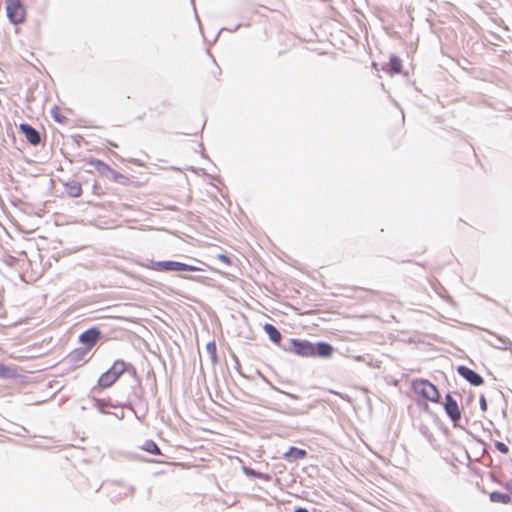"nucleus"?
<instances>
[{
    "label": "nucleus",
    "mask_w": 512,
    "mask_h": 512,
    "mask_svg": "<svg viewBox=\"0 0 512 512\" xmlns=\"http://www.w3.org/2000/svg\"><path fill=\"white\" fill-rule=\"evenodd\" d=\"M144 266L148 269L161 272H178V271H201L202 269L196 266L188 265L178 261H153L148 260Z\"/></svg>",
    "instance_id": "obj_1"
},
{
    "label": "nucleus",
    "mask_w": 512,
    "mask_h": 512,
    "mask_svg": "<svg viewBox=\"0 0 512 512\" xmlns=\"http://www.w3.org/2000/svg\"><path fill=\"white\" fill-rule=\"evenodd\" d=\"M413 389L414 392L421 397H423L426 400H429L431 402H438L439 401V392L437 388L430 383L428 380L424 379H418L413 381Z\"/></svg>",
    "instance_id": "obj_2"
},
{
    "label": "nucleus",
    "mask_w": 512,
    "mask_h": 512,
    "mask_svg": "<svg viewBox=\"0 0 512 512\" xmlns=\"http://www.w3.org/2000/svg\"><path fill=\"white\" fill-rule=\"evenodd\" d=\"M6 14L8 19L13 24H20L24 22L26 17V9L22 0H6Z\"/></svg>",
    "instance_id": "obj_3"
},
{
    "label": "nucleus",
    "mask_w": 512,
    "mask_h": 512,
    "mask_svg": "<svg viewBox=\"0 0 512 512\" xmlns=\"http://www.w3.org/2000/svg\"><path fill=\"white\" fill-rule=\"evenodd\" d=\"M292 350L296 354L304 357L313 356L316 354L315 346L312 343L304 340H293Z\"/></svg>",
    "instance_id": "obj_4"
},
{
    "label": "nucleus",
    "mask_w": 512,
    "mask_h": 512,
    "mask_svg": "<svg viewBox=\"0 0 512 512\" xmlns=\"http://www.w3.org/2000/svg\"><path fill=\"white\" fill-rule=\"evenodd\" d=\"M444 409L454 424L460 420L461 412L459 410L458 404L450 394H447L445 397Z\"/></svg>",
    "instance_id": "obj_5"
},
{
    "label": "nucleus",
    "mask_w": 512,
    "mask_h": 512,
    "mask_svg": "<svg viewBox=\"0 0 512 512\" xmlns=\"http://www.w3.org/2000/svg\"><path fill=\"white\" fill-rule=\"evenodd\" d=\"M457 371L459 375H461L463 378H465L468 382H470L474 386H478L483 383L482 377L474 372L473 370L465 367V366H459L457 368Z\"/></svg>",
    "instance_id": "obj_6"
},
{
    "label": "nucleus",
    "mask_w": 512,
    "mask_h": 512,
    "mask_svg": "<svg viewBox=\"0 0 512 512\" xmlns=\"http://www.w3.org/2000/svg\"><path fill=\"white\" fill-rule=\"evenodd\" d=\"M19 128L31 144L37 145L40 143V135L33 127L28 124H21Z\"/></svg>",
    "instance_id": "obj_7"
},
{
    "label": "nucleus",
    "mask_w": 512,
    "mask_h": 512,
    "mask_svg": "<svg viewBox=\"0 0 512 512\" xmlns=\"http://www.w3.org/2000/svg\"><path fill=\"white\" fill-rule=\"evenodd\" d=\"M99 335H100L99 331H97L95 329H90V330H87L84 333H82L80 335L79 339L83 344L92 346L98 340Z\"/></svg>",
    "instance_id": "obj_8"
},
{
    "label": "nucleus",
    "mask_w": 512,
    "mask_h": 512,
    "mask_svg": "<svg viewBox=\"0 0 512 512\" xmlns=\"http://www.w3.org/2000/svg\"><path fill=\"white\" fill-rule=\"evenodd\" d=\"M119 377L116 376L115 373L111 369L103 373L99 378V385L103 388L110 387L112 384H114Z\"/></svg>",
    "instance_id": "obj_9"
},
{
    "label": "nucleus",
    "mask_w": 512,
    "mask_h": 512,
    "mask_svg": "<svg viewBox=\"0 0 512 512\" xmlns=\"http://www.w3.org/2000/svg\"><path fill=\"white\" fill-rule=\"evenodd\" d=\"M307 455L306 451L305 450H302V449H299V448H296V447H291L284 455V459L288 460V461H293V460H298V459H302L304 458L305 456Z\"/></svg>",
    "instance_id": "obj_10"
},
{
    "label": "nucleus",
    "mask_w": 512,
    "mask_h": 512,
    "mask_svg": "<svg viewBox=\"0 0 512 512\" xmlns=\"http://www.w3.org/2000/svg\"><path fill=\"white\" fill-rule=\"evenodd\" d=\"M316 354H318L320 357L328 358L332 355L333 348L330 344L325 342H320L315 347Z\"/></svg>",
    "instance_id": "obj_11"
},
{
    "label": "nucleus",
    "mask_w": 512,
    "mask_h": 512,
    "mask_svg": "<svg viewBox=\"0 0 512 512\" xmlns=\"http://www.w3.org/2000/svg\"><path fill=\"white\" fill-rule=\"evenodd\" d=\"M487 342L498 349H506L509 345V341L507 339L492 334L490 335V339H487Z\"/></svg>",
    "instance_id": "obj_12"
},
{
    "label": "nucleus",
    "mask_w": 512,
    "mask_h": 512,
    "mask_svg": "<svg viewBox=\"0 0 512 512\" xmlns=\"http://www.w3.org/2000/svg\"><path fill=\"white\" fill-rule=\"evenodd\" d=\"M264 330L269 336L270 340L274 343H278L281 340L280 332L271 324H265Z\"/></svg>",
    "instance_id": "obj_13"
},
{
    "label": "nucleus",
    "mask_w": 512,
    "mask_h": 512,
    "mask_svg": "<svg viewBox=\"0 0 512 512\" xmlns=\"http://www.w3.org/2000/svg\"><path fill=\"white\" fill-rule=\"evenodd\" d=\"M92 165L102 175L116 174V171L111 169L107 164H105L102 161L95 160V161L92 162Z\"/></svg>",
    "instance_id": "obj_14"
},
{
    "label": "nucleus",
    "mask_w": 512,
    "mask_h": 512,
    "mask_svg": "<svg viewBox=\"0 0 512 512\" xmlns=\"http://www.w3.org/2000/svg\"><path fill=\"white\" fill-rule=\"evenodd\" d=\"M490 500L492 502L508 503L511 500V498L508 494H504L501 492H492L490 494Z\"/></svg>",
    "instance_id": "obj_15"
},
{
    "label": "nucleus",
    "mask_w": 512,
    "mask_h": 512,
    "mask_svg": "<svg viewBox=\"0 0 512 512\" xmlns=\"http://www.w3.org/2000/svg\"><path fill=\"white\" fill-rule=\"evenodd\" d=\"M110 369L120 377L126 370V364L123 361H115Z\"/></svg>",
    "instance_id": "obj_16"
},
{
    "label": "nucleus",
    "mask_w": 512,
    "mask_h": 512,
    "mask_svg": "<svg viewBox=\"0 0 512 512\" xmlns=\"http://www.w3.org/2000/svg\"><path fill=\"white\" fill-rule=\"evenodd\" d=\"M143 450L155 455L160 454L158 446L153 441H146L143 445Z\"/></svg>",
    "instance_id": "obj_17"
},
{
    "label": "nucleus",
    "mask_w": 512,
    "mask_h": 512,
    "mask_svg": "<svg viewBox=\"0 0 512 512\" xmlns=\"http://www.w3.org/2000/svg\"><path fill=\"white\" fill-rule=\"evenodd\" d=\"M389 65L394 73H399L401 71V60L398 57L392 56L390 58Z\"/></svg>",
    "instance_id": "obj_18"
},
{
    "label": "nucleus",
    "mask_w": 512,
    "mask_h": 512,
    "mask_svg": "<svg viewBox=\"0 0 512 512\" xmlns=\"http://www.w3.org/2000/svg\"><path fill=\"white\" fill-rule=\"evenodd\" d=\"M206 351L210 355L212 362H216L217 355H216V345L214 341L208 342L206 344Z\"/></svg>",
    "instance_id": "obj_19"
},
{
    "label": "nucleus",
    "mask_w": 512,
    "mask_h": 512,
    "mask_svg": "<svg viewBox=\"0 0 512 512\" xmlns=\"http://www.w3.org/2000/svg\"><path fill=\"white\" fill-rule=\"evenodd\" d=\"M12 376H14V371L10 367L0 363V377L8 378Z\"/></svg>",
    "instance_id": "obj_20"
},
{
    "label": "nucleus",
    "mask_w": 512,
    "mask_h": 512,
    "mask_svg": "<svg viewBox=\"0 0 512 512\" xmlns=\"http://www.w3.org/2000/svg\"><path fill=\"white\" fill-rule=\"evenodd\" d=\"M81 191L82 190H81L80 185H74V186H71L69 194L73 197H78V196H80Z\"/></svg>",
    "instance_id": "obj_21"
},
{
    "label": "nucleus",
    "mask_w": 512,
    "mask_h": 512,
    "mask_svg": "<svg viewBox=\"0 0 512 512\" xmlns=\"http://www.w3.org/2000/svg\"><path fill=\"white\" fill-rule=\"evenodd\" d=\"M495 447L498 451L502 452V453H508L509 451V448L506 444L502 443V442H495Z\"/></svg>",
    "instance_id": "obj_22"
},
{
    "label": "nucleus",
    "mask_w": 512,
    "mask_h": 512,
    "mask_svg": "<svg viewBox=\"0 0 512 512\" xmlns=\"http://www.w3.org/2000/svg\"><path fill=\"white\" fill-rule=\"evenodd\" d=\"M217 258L225 264H230V259L224 254H219Z\"/></svg>",
    "instance_id": "obj_23"
},
{
    "label": "nucleus",
    "mask_w": 512,
    "mask_h": 512,
    "mask_svg": "<svg viewBox=\"0 0 512 512\" xmlns=\"http://www.w3.org/2000/svg\"><path fill=\"white\" fill-rule=\"evenodd\" d=\"M479 404H480L481 410L485 411L487 408V403L483 396L480 398Z\"/></svg>",
    "instance_id": "obj_24"
},
{
    "label": "nucleus",
    "mask_w": 512,
    "mask_h": 512,
    "mask_svg": "<svg viewBox=\"0 0 512 512\" xmlns=\"http://www.w3.org/2000/svg\"><path fill=\"white\" fill-rule=\"evenodd\" d=\"M294 512H308V510L304 508H298Z\"/></svg>",
    "instance_id": "obj_25"
},
{
    "label": "nucleus",
    "mask_w": 512,
    "mask_h": 512,
    "mask_svg": "<svg viewBox=\"0 0 512 512\" xmlns=\"http://www.w3.org/2000/svg\"><path fill=\"white\" fill-rule=\"evenodd\" d=\"M286 395H287L288 397H291V398H293V399H296V398H297V397H296L295 395H293V394H290V393H286Z\"/></svg>",
    "instance_id": "obj_26"
},
{
    "label": "nucleus",
    "mask_w": 512,
    "mask_h": 512,
    "mask_svg": "<svg viewBox=\"0 0 512 512\" xmlns=\"http://www.w3.org/2000/svg\"><path fill=\"white\" fill-rule=\"evenodd\" d=\"M114 179H117L119 174L116 172V174H111Z\"/></svg>",
    "instance_id": "obj_27"
},
{
    "label": "nucleus",
    "mask_w": 512,
    "mask_h": 512,
    "mask_svg": "<svg viewBox=\"0 0 512 512\" xmlns=\"http://www.w3.org/2000/svg\"><path fill=\"white\" fill-rule=\"evenodd\" d=\"M131 162H133L134 164H137V165H141V163H139L138 161L136 160H131Z\"/></svg>",
    "instance_id": "obj_28"
}]
</instances>
